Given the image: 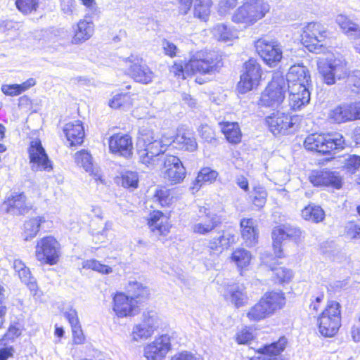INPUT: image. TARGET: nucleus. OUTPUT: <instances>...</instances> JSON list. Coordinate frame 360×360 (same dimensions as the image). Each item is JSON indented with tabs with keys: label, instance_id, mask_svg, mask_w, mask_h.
Returning a JSON list of instances; mask_svg holds the SVG:
<instances>
[{
	"label": "nucleus",
	"instance_id": "obj_54",
	"mask_svg": "<svg viewBox=\"0 0 360 360\" xmlns=\"http://www.w3.org/2000/svg\"><path fill=\"white\" fill-rule=\"evenodd\" d=\"M154 198L162 207L168 206L172 201L170 191L165 188L158 189L154 194Z\"/></svg>",
	"mask_w": 360,
	"mask_h": 360
},
{
	"label": "nucleus",
	"instance_id": "obj_51",
	"mask_svg": "<svg viewBox=\"0 0 360 360\" xmlns=\"http://www.w3.org/2000/svg\"><path fill=\"white\" fill-rule=\"evenodd\" d=\"M83 267L84 269H92L104 274H108L112 271L110 266L103 264L96 259H90L84 262Z\"/></svg>",
	"mask_w": 360,
	"mask_h": 360
},
{
	"label": "nucleus",
	"instance_id": "obj_57",
	"mask_svg": "<svg viewBox=\"0 0 360 360\" xmlns=\"http://www.w3.org/2000/svg\"><path fill=\"white\" fill-rule=\"evenodd\" d=\"M75 0H60V7L62 12L67 15H72L75 9Z\"/></svg>",
	"mask_w": 360,
	"mask_h": 360
},
{
	"label": "nucleus",
	"instance_id": "obj_50",
	"mask_svg": "<svg viewBox=\"0 0 360 360\" xmlns=\"http://www.w3.org/2000/svg\"><path fill=\"white\" fill-rule=\"evenodd\" d=\"M83 267L84 269H92L104 274H108L112 271L110 266L103 264L96 259H90L84 262Z\"/></svg>",
	"mask_w": 360,
	"mask_h": 360
},
{
	"label": "nucleus",
	"instance_id": "obj_13",
	"mask_svg": "<svg viewBox=\"0 0 360 360\" xmlns=\"http://www.w3.org/2000/svg\"><path fill=\"white\" fill-rule=\"evenodd\" d=\"M199 213L198 219L194 221L191 226L193 232L196 234L207 235L221 224V217L211 212L205 207H201Z\"/></svg>",
	"mask_w": 360,
	"mask_h": 360
},
{
	"label": "nucleus",
	"instance_id": "obj_26",
	"mask_svg": "<svg viewBox=\"0 0 360 360\" xmlns=\"http://www.w3.org/2000/svg\"><path fill=\"white\" fill-rule=\"evenodd\" d=\"M226 300L230 301L236 308L244 306L248 300L246 288L241 283L228 285L224 293Z\"/></svg>",
	"mask_w": 360,
	"mask_h": 360
},
{
	"label": "nucleus",
	"instance_id": "obj_2",
	"mask_svg": "<svg viewBox=\"0 0 360 360\" xmlns=\"http://www.w3.org/2000/svg\"><path fill=\"white\" fill-rule=\"evenodd\" d=\"M286 91L285 77L281 72L274 73L271 81L261 94L259 106L278 108L284 101Z\"/></svg>",
	"mask_w": 360,
	"mask_h": 360
},
{
	"label": "nucleus",
	"instance_id": "obj_11",
	"mask_svg": "<svg viewBox=\"0 0 360 360\" xmlns=\"http://www.w3.org/2000/svg\"><path fill=\"white\" fill-rule=\"evenodd\" d=\"M297 118L281 111L273 112L265 119L269 131L276 135H285L293 133L296 130Z\"/></svg>",
	"mask_w": 360,
	"mask_h": 360
},
{
	"label": "nucleus",
	"instance_id": "obj_48",
	"mask_svg": "<svg viewBox=\"0 0 360 360\" xmlns=\"http://www.w3.org/2000/svg\"><path fill=\"white\" fill-rule=\"evenodd\" d=\"M218 176V172L210 167L202 168L198 174L195 182L201 186L202 183H212L214 181Z\"/></svg>",
	"mask_w": 360,
	"mask_h": 360
},
{
	"label": "nucleus",
	"instance_id": "obj_8",
	"mask_svg": "<svg viewBox=\"0 0 360 360\" xmlns=\"http://www.w3.org/2000/svg\"><path fill=\"white\" fill-rule=\"evenodd\" d=\"M127 64V74L136 82L147 84L151 83L155 77V73L143 62L142 58L131 54L124 59Z\"/></svg>",
	"mask_w": 360,
	"mask_h": 360
},
{
	"label": "nucleus",
	"instance_id": "obj_34",
	"mask_svg": "<svg viewBox=\"0 0 360 360\" xmlns=\"http://www.w3.org/2000/svg\"><path fill=\"white\" fill-rule=\"evenodd\" d=\"M335 22L349 37L353 39L355 35H360V26L351 20L347 15H338Z\"/></svg>",
	"mask_w": 360,
	"mask_h": 360
},
{
	"label": "nucleus",
	"instance_id": "obj_43",
	"mask_svg": "<svg viewBox=\"0 0 360 360\" xmlns=\"http://www.w3.org/2000/svg\"><path fill=\"white\" fill-rule=\"evenodd\" d=\"M139 162L146 165L148 168H154L161 162L160 158L156 157L153 154L149 153L148 150L143 148H136Z\"/></svg>",
	"mask_w": 360,
	"mask_h": 360
},
{
	"label": "nucleus",
	"instance_id": "obj_46",
	"mask_svg": "<svg viewBox=\"0 0 360 360\" xmlns=\"http://www.w3.org/2000/svg\"><path fill=\"white\" fill-rule=\"evenodd\" d=\"M128 291L131 292L130 297H133L134 300L146 298L149 295L148 289L137 281L129 283Z\"/></svg>",
	"mask_w": 360,
	"mask_h": 360
},
{
	"label": "nucleus",
	"instance_id": "obj_28",
	"mask_svg": "<svg viewBox=\"0 0 360 360\" xmlns=\"http://www.w3.org/2000/svg\"><path fill=\"white\" fill-rule=\"evenodd\" d=\"M63 132L70 146L81 145L84 141V129L81 121L67 123L63 127Z\"/></svg>",
	"mask_w": 360,
	"mask_h": 360
},
{
	"label": "nucleus",
	"instance_id": "obj_63",
	"mask_svg": "<svg viewBox=\"0 0 360 360\" xmlns=\"http://www.w3.org/2000/svg\"><path fill=\"white\" fill-rule=\"evenodd\" d=\"M64 316L67 319L71 327L80 324L77 312L74 309H70L64 313Z\"/></svg>",
	"mask_w": 360,
	"mask_h": 360
},
{
	"label": "nucleus",
	"instance_id": "obj_37",
	"mask_svg": "<svg viewBox=\"0 0 360 360\" xmlns=\"http://www.w3.org/2000/svg\"><path fill=\"white\" fill-rule=\"evenodd\" d=\"M148 224L153 232L159 235H165L168 232L167 226L163 224V213L160 211H154L150 214Z\"/></svg>",
	"mask_w": 360,
	"mask_h": 360
},
{
	"label": "nucleus",
	"instance_id": "obj_56",
	"mask_svg": "<svg viewBox=\"0 0 360 360\" xmlns=\"http://www.w3.org/2000/svg\"><path fill=\"white\" fill-rule=\"evenodd\" d=\"M360 167V156L350 155L345 160V167L352 173L354 172Z\"/></svg>",
	"mask_w": 360,
	"mask_h": 360
},
{
	"label": "nucleus",
	"instance_id": "obj_19",
	"mask_svg": "<svg viewBox=\"0 0 360 360\" xmlns=\"http://www.w3.org/2000/svg\"><path fill=\"white\" fill-rule=\"evenodd\" d=\"M170 349V336L162 335L144 348V356L148 360H162Z\"/></svg>",
	"mask_w": 360,
	"mask_h": 360
},
{
	"label": "nucleus",
	"instance_id": "obj_33",
	"mask_svg": "<svg viewBox=\"0 0 360 360\" xmlns=\"http://www.w3.org/2000/svg\"><path fill=\"white\" fill-rule=\"evenodd\" d=\"M221 126L222 133L230 143L237 144L241 141L242 132L238 122H226Z\"/></svg>",
	"mask_w": 360,
	"mask_h": 360
},
{
	"label": "nucleus",
	"instance_id": "obj_21",
	"mask_svg": "<svg viewBox=\"0 0 360 360\" xmlns=\"http://www.w3.org/2000/svg\"><path fill=\"white\" fill-rule=\"evenodd\" d=\"M140 300H134L133 297L122 292L117 293L113 297V310L118 317L122 318L135 314L137 303Z\"/></svg>",
	"mask_w": 360,
	"mask_h": 360
},
{
	"label": "nucleus",
	"instance_id": "obj_45",
	"mask_svg": "<svg viewBox=\"0 0 360 360\" xmlns=\"http://www.w3.org/2000/svg\"><path fill=\"white\" fill-rule=\"evenodd\" d=\"M267 193L264 187L262 186H255L250 198L252 204L258 209L263 207L266 202Z\"/></svg>",
	"mask_w": 360,
	"mask_h": 360
},
{
	"label": "nucleus",
	"instance_id": "obj_62",
	"mask_svg": "<svg viewBox=\"0 0 360 360\" xmlns=\"http://www.w3.org/2000/svg\"><path fill=\"white\" fill-rule=\"evenodd\" d=\"M72 332L73 341L75 344L79 345L84 342V335L81 328V325H77L71 327Z\"/></svg>",
	"mask_w": 360,
	"mask_h": 360
},
{
	"label": "nucleus",
	"instance_id": "obj_4",
	"mask_svg": "<svg viewBox=\"0 0 360 360\" xmlns=\"http://www.w3.org/2000/svg\"><path fill=\"white\" fill-rule=\"evenodd\" d=\"M319 330L324 337H333L341 326V305L336 301H328L318 318Z\"/></svg>",
	"mask_w": 360,
	"mask_h": 360
},
{
	"label": "nucleus",
	"instance_id": "obj_35",
	"mask_svg": "<svg viewBox=\"0 0 360 360\" xmlns=\"http://www.w3.org/2000/svg\"><path fill=\"white\" fill-rule=\"evenodd\" d=\"M302 217L313 223H319L325 219V212L322 207L315 204H309L302 210Z\"/></svg>",
	"mask_w": 360,
	"mask_h": 360
},
{
	"label": "nucleus",
	"instance_id": "obj_12",
	"mask_svg": "<svg viewBox=\"0 0 360 360\" xmlns=\"http://www.w3.org/2000/svg\"><path fill=\"white\" fill-rule=\"evenodd\" d=\"M244 72L238 84V90L240 94H245L259 84L262 77V69L257 60L250 58L244 63Z\"/></svg>",
	"mask_w": 360,
	"mask_h": 360
},
{
	"label": "nucleus",
	"instance_id": "obj_58",
	"mask_svg": "<svg viewBox=\"0 0 360 360\" xmlns=\"http://www.w3.org/2000/svg\"><path fill=\"white\" fill-rule=\"evenodd\" d=\"M1 91L8 96H18L22 93L19 84H4L1 86Z\"/></svg>",
	"mask_w": 360,
	"mask_h": 360
},
{
	"label": "nucleus",
	"instance_id": "obj_64",
	"mask_svg": "<svg viewBox=\"0 0 360 360\" xmlns=\"http://www.w3.org/2000/svg\"><path fill=\"white\" fill-rule=\"evenodd\" d=\"M347 234L352 239H360V226L357 224H349L347 226Z\"/></svg>",
	"mask_w": 360,
	"mask_h": 360
},
{
	"label": "nucleus",
	"instance_id": "obj_59",
	"mask_svg": "<svg viewBox=\"0 0 360 360\" xmlns=\"http://www.w3.org/2000/svg\"><path fill=\"white\" fill-rule=\"evenodd\" d=\"M253 339V335L248 328H244L237 334L236 340L238 344H248Z\"/></svg>",
	"mask_w": 360,
	"mask_h": 360
},
{
	"label": "nucleus",
	"instance_id": "obj_3",
	"mask_svg": "<svg viewBox=\"0 0 360 360\" xmlns=\"http://www.w3.org/2000/svg\"><path fill=\"white\" fill-rule=\"evenodd\" d=\"M345 139L339 133L309 135L304 141V146L309 150H314L319 153L328 154L333 150L345 148Z\"/></svg>",
	"mask_w": 360,
	"mask_h": 360
},
{
	"label": "nucleus",
	"instance_id": "obj_40",
	"mask_svg": "<svg viewBox=\"0 0 360 360\" xmlns=\"http://www.w3.org/2000/svg\"><path fill=\"white\" fill-rule=\"evenodd\" d=\"M271 236L274 254L278 258H281L284 256L282 249V243L287 239L285 235V229L281 227L275 228L272 231Z\"/></svg>",
	"mask_w": 360,
	"mask_h": 360
},
{
	"label": "nucleus",
	"instance_id": "obj_20",
	"mask_svg": "<svg viewBox=\"0 0 360 360\" xmlns=\"http://www.w3.org/2000/svg\"><path fill=\"white\" fill-rule=\"evenodd\" d=\"M314 186H331L336 189L342 187V179L335 172L327 169L314 170L309 176Z\"/></svg>",
	"mask_w": 360,
	"mask_h": 360
},
{
	"label": "nucleus",
	"instance_id": "obj_29",
	"mask_svg": "<svg viewBox=\"0 0 360 360\" xmlns=\"http://www.w3.org/2000/svg\"><path fill=\"white\" fill-rule=\"evenodd\" d=\"M169 144L172 145L174 148L177 149L184 150L189 152H193L198 148V143L195 138L193 133L190 131L181 133V131H179L172 141H169Z\"/></svg>",
	"mask_w": 360,
	"mask_h": 360
},
{
	"label": "nucleus",
	"instance_id": "obj_32",
	"mask_svg": "<svg viewBox=\"0 0 360 360\" xmlns=\"http://www.w3.org/2000/svg\"><path fill=\"white\" fill-rule=\"evenodd\" d=\"M235 236L226 231L218 233V236L212 238L208 244V248L212 250L221 252L226 249L229 245L234 242Z\"/></svg>",
	"mask_w": 360,
	"mask_h": 360
},
{
	"label": "nucleus",
	"instance_id": "obj_1",
	"mask_svg": "<svg viewBox=\"0 0 360 360\" xmlns=\"http://www.w3.org/2000/svg\"><path fill=\"white\" fill-rule=\"evenodd\" d=\"M284 304L285 297L282 292H267L250 309L247 317L251 321L258 322L272 314Z\"/></svg>",
	"mask_w": 360,
	"mask_h": 360
},
{
	"label": "nucleus",
	"instance_id": "obj_30",
	"mask_svg": "<svg viewBox=\"0 0 360 360\" xmlns=\"http://www.w3.org/2000/svg\"><path fill=\"white\" fill-rule=\"evenodd\" d=\"M73 31L72 43L81 44L91 37L94 32V25L92 21L80 20L75 26H73Z\"/></svg>",
	"mask_w": 360,
	"mask_h": 360
},
{
	"label": "nucleus",
	"instance_id": "obj_41",
	"mask_svg": "<svg viewBox=\"0 0 360 360\" xmlns=\"http://www.w3.org/2000/svg\"><path fill=\"white\" fill-rule=\"evenodd\" d=\"M133 103V98L129 93H120L115 95L109 102L112 108L123 110L129 109Z\"/></svg>",
	"mask_w": 360,
	"mask_h": 360
},
{
	"label": "nucleus",
	"instance_id": "obj_36",
	"mask_svg": "<svg viewBox=\"0 0 360 360\" xmlns=\"http://www.w3.org/2000/svg\"><path fill=\"white\" fill-rule=\"evenodd\" d=\"M353 115L349 105H340L331 110L328 117L331 122L340 124L352 121Z\"/></svg>",
	"mask_w": 360,
	"mask_h": 360
},
{
	"label": "nucleus",
	"instance_id": "obj_44",
	"mask_svg": "<svg viewBox=\"0 0 360 360\" xmlns=\"http://www.w3.org/2000/svg\"><path fill=\"white\" fill-rule=\"evenodd\" d=\"M231 258L238 267L243 268L249 265L252 257L248 250L243 248H238L233 251Z\"/></svg>",
	"mask_w": 360,
	"mask_h": 360
},
{
	"label": "nucleus",
	"instance_id": "obj_38",
	"mask_svg": "<svg viewBox=\"0 0 360 360\" xmlns=\"http://www.w3.org/2000/svg\"><path fill=\"white\" fill-rule=\"evenodd\" d=\"M45 221L44 217H37L26 221L24 224L23 236L25 240L34 238L39 231L41 224Z\"/></svg>",
	"mask_w": 360,
	"mask_h": 360
},
{
	"label": "nucleus",
	"instance_id": "obj_49",
	"mask_svg": "<svg viewBox=\"0 0 360 360\" xmlns=\"http://www.w3.org/2000/svg\"><path fill=\"white\" fill-rule=\"evenodd\" d=\"M40 0H16L15 5L19 11L29 14L36 11L39 8Z\"/></svg>",
	"mask_w": 360,
	"mask_h": 360
},
{
	"label": "nucleus",
	"instance_id": "obj_60",
	"mask_svg": "<svg viewBox=\"0 0 360 360\" xmlns=\"http://www.w3.org/2000/svg\"><path fill=\"white\" fill-rule=\"evenodd\" d=\"M199 133L202 139L207 142H211L214 139V132L208 125H202L199 129Z\"/></svg>",
	"mask_w": 360,
	"mask_h": 360
},
{
	"label": "nucleus",
	"instance_id": "obj_52",
	"mask_svg": "<svg viewBox=\"0 0 360 360\" xmlns=\"http://www.w3.org/2000/svg\"><path fill=\"white\" fill-rule=\"evenodd\" d=\"M139 183L138 173L127 171L122 174V185L126 188H137Z\"/></svg>",
	"mask_w": 360,
	"mask_h": 360
},
{
	"label": "nucleus",
	"instance_id": "obj_39",
	"mask_svg": "<svg viewBox=\"0 0 360 360\" xmlns=\"http://www.w3.org/2000/svg\"><path fill=\"white\" fill-rule=\"evenodd\" d=\"M75 160L77 165L83 167L86 172L91 175L97 176L96 172H94L92 157L87 151L82 150L76 153Z\"/></svg>",
	"mask_w": 360,
	"mask_h": 360
},
{
	"label": "nucleus",
	"instance_id": "obj_15",
	"mask_svg": "<svg viewBox=\"0 0 360 360\" xmlns=\"http://www.w3.org/2000/svg\"><path fill=\"white\" fill-rule=\"evenodd\" d=\"M29 158L32 164L33 171L44 170L50 172L53 167L51 160L43 148L39 140H34L30 142L28 148Z\"/></svg>",
	"mask_w": 360,
	"mask_h": 360
},
{
	"label": "nucleus",
	"instance_id": "obj_25",
	"mask_svg": "<svg viewBox=\"0 0 360 360\" xmlns=\"http://www.w3.org/2000/svg\"><path fill=\"white\" fill-rule=\"evenodd\" d=\"M285 79L287 86L302 85L308 87L311 76L307 67L298 64L290 68Z\"/></svg>",
	"mask_w": 360,
	"mask_h": 360
},
{
	"label": "nucleus",
	"instance_id": "obj_53",
	"mask_svg": "<svg viewBox=\"0 0 360 360\" xmlns=\"http://www.w3.org/2000/svg\"><path fill=\"white\" fill-rule=\"evenodd\" d=\"M275 282L280 283H288L292 278V271L284 267L272 269Z\"/></svg>",
	"mask_w": 360,
	"mask_h": 360
},
{
	"label": "nucleus",
	"instance_id": "obj_22",
	"mask_svg": "<svg viewBox=\"0 0 360 360\" xmlns=\"http://www.w3.org/2000/svg\"><path fill=\"white\" fill-rule=\"evenodd\" d=\"M289 92V106L293 110H300L310 101V92L305 86L290 85L287 86Z\"/></svg>",
	"mask_w": 360,
	"mask_h": 360
},
{
	"label": "nucleus",
	"instance_id": "obj_47",
	"mask_svg": "<svg viewBox=\"0 0 360 360\" xmlns=\"http://www.w3.org/2000/svg\"><path fill=\"white\" fill-rule=\"evenodd\" d=\"M215 32L219 40L224 42L229 41L238 37L236 30H231L224 24L217 25L215 27Z\"/></svg>",
	"mask_w": 360,
	"mask_h": 360
},
{
	"label": "nucleus",
	"instance_id": "obj_23",
	"mask_svg": "<svg viewBox=\"0 0 360 360\" xmlns=\"http://www.w3.org/2000/svg\"><path fill=\"white\" fill-rule=\"evenodd\" d=\"M109 149L115 154L129 158L132 155V141L128 134H114L109 139Z\"/></svg>",
	"mask_w": 360,
	"mask_h": 360
},
{
	"label": "nucleus",
	"instance_id": "obj_61",
	"mask_svg": "<svg viewBox=\"0 0 360 360\" xmlns=\"http://www.w3.org/2000/svg\"><path fill=\"white\" fill-rule=\"evenodd\" d=\"M187 63H184L181 60H176L174 65L170 68V72L174 73L176 76H183L184 72H188L189 70L186 69L185 65Z\"/></svg>",
	"mask_w": 360,
	"mask_h": 360
},
{
	"label": "nucleus",
	"instance_id": "obj_6",
	"mask_svg": "<svg viewBox=\"0 0 360 360\" xmlns=\"http://www.w3.org/2000/svg\"><path fill=\"white\" fill-rule=\"evenodd\" d=\"M269 5L262 0L253 4H245L233 13L232 20L236 23L250 25L262 19L269 11Z\"/></svg>",
	"mask_w": 360,
	"mask_h": 360
},
{
	"label": "nucleus",
	"instance_id": "obj_55",
	"mask_svg": "<svg viewBox=\"0 0 360 360\" xmlns=\"http://www.w3.org/2000/svg\"><path fill=\"white\" fill-rule=\"evenodd\" d=\"M161 45L164 53L170 58L177 56L180 52L179 48L173 42L169 40L163 39Z\"/></svg>",
	"mask_w": 360,
	"mask_h": 360
},
{
	"label": "nucleus",
	"instance_id": "obj_42",
	"mask_svg": "<svg viewBox=\"0 0 360 360\" xmlns=\"http://www.w3.org/2000/svg\"><path fill=\"white\" fill-rule=\"evenodd\" d=\"M212 0H195L194 15L201 20L206 21L210 14Z\"/></svg>",
	"mask_w": 360,
	"mask_h": 360
},
{
	"label": "nucleus",
	"instance_id": "obj_10",
	"mask_svg": "<svg viewBox=\"0 0 360 360\" xmlns=\"http://www.w3.org/2000/svg\"><path fill=\"white\" fill-rule=\"evenodd\" d=\"M36 258L41 263L53 265L58 261L60 244L52 236L40 239L35 247Z\"/></svg>",
	"mask_w": 360,
	"mask_h": 360
},
{
	"label": "nucleus",
	"instance_id": "obj_5",
	"mask_svg": "<svg viewBox=\"0 0 360 360\" xmlns=\"http://www.w3.org/2000/svg\"><path fill=\"white\" fill-rule=\"evenodd\" d=\"M222 65L221 56L214 52H210L197 53L187 62L185 67L193 73L205 75L218 72Z\"/></svg>",
	"mask_w": 360,
	"mask_h": 360
},
{
	"label": "nucleus",
	"instance_id": "obj_17",
	"mask_svg": "<svg viewBox=\"0 0 360 360\" xmlns=\"http://www.w3.org/2000/svg\"><path fill=\"white\" fill-rule=\"evenodd\" d=\"M158 328V318L155 312L150 311L143 314V321L133 327L131 337L134 341L146 340L151 337Z\"/></svg>",
	"mask_w": 360,
	"mask_h": 360
},
{
	"label": "nucleus",
	"instance_id": "obj_16",
	"mask_svg": "<svg viewBox=\"0 0 360 360\" xmlns=\"http://www.w3.org/2000/svg\"><path fill=\"white\" fill-rule=\"evenodd\" d=\"M163 165L164 178L172 184H179L186 176V169L179 158L172 155H167L164 158Z\"/></svg>",
	"mask_w": 360,
	"mask_h": 360
},
{
	"label": "nucleus",
	"instance_id": "obj_18",
	"mask_svg": "<svg viewBox=\"0 0 360 360\" xmlns=\"http://www.w3.org/2000/svg\"><path fill=\"white\" fill-rule=\"evenodd\" d=\"M170 146L169 140L155 139L151 134H141L136 142V148H143L148 150L149 153L160 158L161 164L164 162V158L167 147Z\"/></svg>",
	"mask_w": 360,
	"mask_h": 360
},
{
	"label": "nucleus",
	"instance_id": "obj_24",
	"mask_svg": "<svg viewBox=\"0 0 360 360\" xmlns=\"http://www.w3.org/2000/svg\"><path fill=\"white\" fill-rule=\"evenodd\" d=\"M287 344V338L282 336L276 342L265 345L259 349L260 353L263 354L262 356L250 360H284L280 354L285 350Z\"/></svg>",
	"mask_w": 360,
	"mask_h": 360
},
{
	"label": "nucleus",
	"instance_id": "obj_31",
	"mask_svg": "<svg viewBox=\"0 0 360 360\" xmlns=\"http://www.w3.org/2000/svg\"><path fill=\"white\" fill-rule=\"evenodd\" d=\"M242 238L247 246L252 247L257 243L258 233L255 221L252 218H243L240 222Z\"/></svg>",
	"mask_w": 360,
	"mask_h": 360
},
{
	"label": "nucleus",
	"instance_id": "obj_14",
	"mask_svg": "<svg viewBox=\"0 0 360 360\" xmlns=\"http://www.w3.org/2000/svg\"><path fill=\"white\" fill-rule=\"evenodd\" d=\"M255 49L264 62L271 67L276 66L283 56L281 46L275 41L259 39L255 43Z\"/></svg>",
	"mask_w": 360,
	"mask_h": 360
},
{
	"label": "nucleus",
	"instance_id": "obj_27",
	"mask_svg": "<svg viewBox=\"0 0 360 360\" xmlns=\"http://www.w3.org/2000/svg\"><path fill=\"white\" fill-rule=\"evenodd\" d=\"M26 197L23 193H15L8 197L4 202L6 212L13 215H22L28 212L30 207L25 202Z\"/></svg>",
	"mask_w": 360,
	"mask_h": 360
},
{
	"label": "nucleus",
	"instance_id": "obj_9",
	"mask_svg": "<svg viewBox=\"0 0 360 360\" xmlns=\"http://www.w3.org/2000/svg\"><path fill=\"white\" fill-rule=\"evenodd\" d=\"M326 34V28L320 22H309L304 28L301 41L309 51L316 52L323 46Z\"/></svg>",
	"mask_w": 360,
	"mask_h": 360
},
{
	"label": "nucleus",
	"instance_id": "obj_7",
	"mask_svg": "<svg viewBox=\"0 0 360 360\" xmlns=\"http://www.w3.org/2000/svg\"><path fill=\"white\" fill-rule=\"evenodd\" d=\"M319 72L324 84L333 85L337 79H342L349 76L347 63L340 59L326 60L318 65Z\"/></svg>",
	"mask_w": 360,
	"mask_h": 360
}]
</instances>
